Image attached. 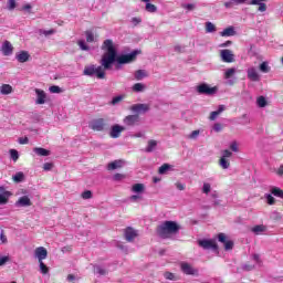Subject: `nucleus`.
<instances>
[{"label": "nucleus", "instance_id": "1", "mask_svg": "<svg viewBox=\"0 0 283 283\" xmlns=\"http://www.w3.org/2000/svg\"><path fill=\"white\" fill-rule=\"evenodd\" d=\"M102 50L106 53L102 55L101 65L104 66V70H112V65L114 63H118V65H127L128 63H134L136 57L140 52L133 51L129 54L117 55L116 48H114V41L107 39L102 44Z\"/></svg>", "mask_w": 283, "mask_h": 283}, {"label": "nucleus", "instance_id": "2", "mask_svg": "<svg viewBox=\"0 0 283 283\" xmlns=\"http://www.w3.org/2000/svg\"><path fill=\"white\" fill-rule=\"evenodd\" d=\"M180 231V224L176 221H164L156 229L157 235L167 240L171 238V235H176Z\"/></svg>", "mask_w": 283, "mask_h": 283}, {"label": "nucleus", "instance_id": "3", "mask_svg": "<svg viewBox=\"0 0 283 283\" xmlns=\"http://www.w3.org/2000/svg\"><path fill=\"white\" fill-rule=\"evenodd\" d=\"M105 66L101 64V66L88 65L84 67L83 74L84 76H96V78H105Z\"/></svg>", "mask_w": 283, "mask_h": 283}, {"label": "nucleus", "instance_id": "4", "mask_svg": "<svg viewBox=\"0 0 283 283\" xmlns=\"http://www.w3.org/2000/svg\"><path fill=\"white\" fill-rule=\"evenodd\" d=\"M88 127L93 132H107L109 129V123L105 118H96L90 123Z\"/></svg>", "mask_w": 283, "mask_h": 283}, {"label": "nucleus", "instance_id": "5", "mask_svg": "<svg viewBox=\"0 0 283 283\" xmlns=\"http://www.w3.org/2000/svg\"><path fill=\"white\" fill-rule=\"evenodd\" d=\"M197 92L198 94H205L206 96H213V94H217L218 87H211L209 84L202 83L197 86Z\"/></svg>", "mask_w": 283, "mask_h": 283}, {"label": "nucleus", "instance_id": "6", "mask_svg": "<svg viewBox=\"0 0 283 283\" xmlns=\"http://www.w3.org/2000/svg\"><path fill=\"white\" fill-rule=\"evenodd\" d=\"M198 244L199 247H201V249H205V250L211 249L212 251H218V243L216 242V240L203 239V240H199Z\"/></svg>", "mask_w": 283, "mask_h": 283}, {"label": "nucleus", "instance_id": "7", "mask_svg": "<svg viewBox=\"0 0 283 283\" xmlns=\"http://www.w3.org/2000/svg\"><path fill=\"white\" fill-rule=\"evenodd\" d=\"M220 56L223 63H233L235 61V55L233 54V51L229 49L221 50Z\"/></svg>", "mask_w": 283, "mask_h": 283}, {"label": "nucleus", "instance_id": "8", "mask_svg": "<svg viewBox=\"0 0 283 283\" xmlns=\"http://www.w3.org/2000/svg\"><path fill=\"white\" fill-rule=\"evenodd\" d=\"M150 106L149 104H135L133 106H130V112H133L134 114H147V112H149Z\"/></svg>", "mask_w": 283, "mask_h": 283}, {"label": "nucleus", "instance_id": "9", "mask_svg": "<svg viewBox=\"0 0 283 283\" xmlns=\"http://www.w3.org/2000/svg\"><path fill=\"white\" fill-rule=\"evenodd\" d=\"M124 125H126L127 127H134V125H138V123H140V116L138 114L135 115H127L124 119H123Z\"/></svg>", "mask_w": 283, "mask_h": 283}, {"label": "nucleus", "instance_id": "10", "mask_svg": "<svg viewBox=\"0 0 283 283\" xmlns=\"http://www.w3.org/2000/svg\"><path fill=\"white\" fill-rule=\"evenodd\" d=\"M180 270L185 275H198V270L187 262L180 263Z\"/></svg>", "mask_w": 283, "mask_h": 283}, {"label": "nucleus", "instance_id": "11", "mask_svg": "<svg viewBox=\"0 0 283 283\" xmlns=\"http://www.w3.org/2000/svg\"><path fill=\"white\" fill-rule=\"evenodd\" d=\"M125 126L115 124L111 127L109 130V137L111 138H120V135L123 134V132H125Z\"/></svg>", "mask_w": 283, "mask_h": 283}, {"label": "nucleus", "instance_id": "12", "mask_svg": "<svg viewBox=\"0 0 283 283\" xmlns=\"http://www.w3.org/2000/svg\"><path fill=\"white\" fill-rule=\"evenodd\" d=\"M124 235H125V240L127 242H134V240H136V238H138V232L134 228L127 227L124 230Z\"/></svg>", "mask_w": 283, "mask_h": 283}, {"label": "nucleus", "instance_id": "13", "mask_svg": "<svg viewBox=\"0 0 283 283\" xmlns=\"http://www.w3.org/2000/svg\"><path fill=\"white\" fill-rule=\"evenodd\" d=\"M218 240L219 242H221L222 244H224V250L226 251H231L233 249V241H228L227 240V234L224 233H219L218 234Z\"/></svg>", "mask_w": 283, "mask_h": 283}, {"label": "nucleus", "instance_id": "14", "mask_svg": "<svg viewBox=\"0 0 283 283\" xmlns=\"http://www.w3.org/2000/svg\"><path fill=\"white\" fill-rule=\"evenodd\" d=\"M35 258H38V262H43V260L48 259V249L44 247H39L35 249Z\"/></svg>", "mask_w": 283, "mask_h": 283}, {"label": "nucleus", "instance_id": "15", "mask_svg": "<svg viewBox=\"0 0 283 283\" xmlns=\"http://www.w3.org/2000/svg\"><path fill=\"white\" fill-rule=\"evenodd\" d=\"M13 51H14V46H12V43H10V41H4L1 48L2 54L4 56H10Z\"/></svg>", "mask_w": 283, "mask_h": 283}, {"label": "nucleus", "instance_id": "16", "mask_svg": "<svg viewBox=\"0 0 283 283\" xmlns=\"http://www.w3.org/2000/svg\"><path fill=\"white\" fill-rule=\"evenodd\" d=\"M15 207H32V200L28 196L20 197L15 202Z\"/></svg>", "mask_w": 283, "mask_h": 283}, {"label": "nucleus", "instance_id": "17", "mask_svg": "<svg viewBox=\"0 0 283 283\" xmlns=\"http://www.w3.org/2000/svg\"><path fill=\"white\" fill-rule=\"evenodd\" d=\"M35 94L38 96L35 101L36 105H45V98H46L45 91L35 88Z\"/></svg>", "mask_w": 283, "mask_h": 283}, {"label": "nucleus", "instance_id": "18", "mask_svg": "<svg viewBox=\"0 0 283 283\" xmlns=\"http://www.w3.org/2000/svg\"><path fill=\"white\" fill-rule=\"evenodd\" d=\"M264 1L268 0H251L250 6H259V12H266V3H264Z\"/></svg>", "mask_w": 283, "mask_h": 283}, {"label": "nucleus", "instance_id": "19", "mask_svg": "<svg viewBox=\"0 0 283 283\" xmlns=\"http://www.w3.org/2000/svg\"><path fill=\"white\" fill-rule=\"evenodd\" d=\"M17 61H19V63H28V61H30V53H28V51H21L17 56H15Z\"/></svg>", "mask_w": 283, "mask_h": 283}, {"label": "nucleus", "instance_id": "20", "mask_svg": "<svg viewBox=\"0 0 283 283\" xmlns=\"http://www.w3.org/2000/svg\"><path fill=\"white\" fill-rule=\"evenodd\" d=\"M248 78H250V81H254V82L260 81V74L258 73L255 67H251L248 70Z\"/></svg>", "mask_w": 283, "mask_h": 283}, {"label": "nucleus", "instance_id": "21", "mask_svg": "<svg viewBox=\"0 0 283 283\" xmlns=\"http://www.w3.org/2000/svg\"><path fill=\"white\" fill-rule=\"evenodd\" d=\"M156 147H158V142L156 139H149L147 143V147L145 148V151L147 154H151V151H154Z\"/></svg>", "mask_w": 283, "mask_h": 283}, {"label": "nucleus", "instance_id": "22", "mask_svg": "<svg viewBox=\"0 0 283 283\" xmlns=\"http://www.w3.org/2000/svg\"><path fill=\"white\" fill-rule=\"evenodd\" d=\"M224 112V105H220L218 111H213L210 113L209 120H216L221 113Z\"/></svg>", "mask_w": 283, "mask_h": 283}, {"label": "nucleus", "instance_id": "23", "mask_svg": "<svg viewBox=\"0 0 283 283\" xmlns=\"http://www.w3.org/2000/svg\"><path fill=\"white\" fill-rule=\"evenodd\" d=\"M220 36H235V28L228 27L221 33Z\"/></svg>", "mask_w": 283, "mask_h": 283}, {"label": "nucleus", "instance_id": "24", "mask_svg": "<svg viewBox=\"0 0 283 283\" xmlns=\"http://www.w3.org/2000/svg\"><path fill=\"white\" fill-rule=\"evenodd\" d=\"M120 167H123V160H115L108 164L107 169L114 171V169H120Z\"/></svg>", "mask_w": 283, "mask_h": 283}, {"label": "nucleus", "instance_id": "25", "mask_svg": "<svg viewBox=\"0 0 283 283\" xmlns=\"http://www.w3.org/2000/svg\"><path fill=\"white\" fill-rule=\"evenodd\" d=\"M0 94L8 96V94H12V86L10 84H2L0 86Z\"/></svg>", "mask_w": 283, "mask_h": 283}, {"label": "nucleus", "instance_id": "26", "mask_svg": "<svg viewBox=\"0 0 283 283\" xmlns=\"http://www.w3.org/2000/svg\"><path fill=\"white\" fill-rule=\"evenodd\" d=\"M272 196H275V198H282L283 199V190L280 187H272L271 188Z\"/></svg>", "mask_w": 283, "mask_h": 283}, {"label": "nucleus", "instance_id": "27", "mask_svg": "<svg viewBox=\"0 0 283 283\" xmlns=\"http://www.w3.org/2000/svg\"><path fill=\"white\" fill-rule=\"evenodd\" d=\"M34 154L38 156H50V150L41 147H35L33 148Z\"/></svg>", "mask_w": 283, "mask_h": 283}, {"label": "nucleus", "instance_id": "28", "mask_svg": "<svg viewBox=\"0 0 283 283\" xmlns=\"http://www.w3.org/2000/svg\"><path fill=\"white\" fill-rule=\"evenodd\" d=\"M264 231H266V227H264L263 224L254 226L252 228V233H255L256 235H260V233H264Z\"/></svg>", "mask_w": 283, "mask_h": 283}, {"label": "nucleus", "instance_id": "29", "mask_svg": "<svg viewBox=\"0 0 283 283\" xmlns=\"http://www.w3.org/2000/svg\"><path fill=\"white\" fill-rule=\"evenodd\" d=\"M259 70L263 74H269V72H271V66H269V62H262L259 66Z\"/></svg>", "mask_w": 283, "mask_h": 283}, {"label": "nucleus", "instance_id": "30", "mask_svg": "<svg viewBox=\"0 0 283 283\" xmlns=\"http://www.w3.org/2000/svg\"><path fill=\"white\" fill-rule=\"evenodd\" d=\"M219 165H220L221 169H229V167H231V163H229V160L224 157H221L219 159Z\"/></svg>", "mask_w": 283, "mask_h": 283}, {"label": "nucleus", "instance_id": "31", "mask_svg": "<svg viewBox=\"0 0 283 283\" xmlns=\"http://www.w3.org/2000/svg\"><path fill=\"white\" fill-rule=\"evenodd\" d=\"M133 191L135 193H143V191H145V185H143V184H135L133 186Z\"/></svg>", "mask_w": 283, "mask_h": 283}, {"label": "nucleus", "instance_id": "32", "mask_svg": "<svg viewBox=\"0 0 283 283\" xmlns=\"http://www.w3.org/2000/svg\"><path fill=\"white\" fill-rule=\"evenodd\" d=\"M256 105H258V107H266V97L265 96H259L256 98Z\"/></svg>", "mask_w": 283, "mask_h": 283}, {"label": "nucleus", "instance_id": "33", "mask_svg": "<svg viewBox=\"0 0 283 283\" xmlns=\"http://www.w3.org/2000/svg\"><path fill=\"white\" fill-rule=\"evenodd\" d=\"M77 45L83 52H90V46L85 43V40H78Z\"/></svg>", "mask_w": 283, "mask_h": 283}, {"label": "nucleus", "instance_id": "34", "mask_svg": "<svg viewBox=\"0 0 283 283\" xmlns=\"http://www.w3.org/2000/svg\"><path fill=\"white\" fill-rule=\"evenodd\" d=\"M40 264V271L42 275H48L50 273V268L43 263V261L39 262Z\"/></svg>", "mask_w": 283, "mask_h": 283}, {"label": "nucleus", "instance_id": "35", "mask_svg": "<svg viewBox=\"0 0 283 283\" xmlns=\"http://www.w3.org/2000/svg\"><path fill=\"white\" fill-rule=\"evenodd\" d=\"M145 76H147V74L143 70H138L135 72L136 81H143V78H145Z\"/></svg>", "mask_w": 283, "mask_h": 283}, {"label": "nucleus", "instance_id": "36", "mask_svg": "<svg viewBox=\"0 0 283 283\" xmlns=\"http://www.w3.org/2000/svg\"><path fill=\"white\" fill-rule=\"evenodd\" d=\"M169 169H171V166L169 164H164L159 167L158 174H160V175L167 174V171H169Z\"/></svg>", "mask_w": 283, "mask_h": 283}, {"label": "nucleus", "instance_id": "37", "mask_svg": "<svg viewBox=\"0 0 283 283\" xmlns=\"http://www.w3.org/2000/svg\"><path fill=\"white\" fill-rule=\"evenodd\" d=\"M133 92H145V84H143V83L134 84Z\"/></svg>", "mask_w": 283, "mask_h": 283}, {"label": "nucleus", "instance_id": "38", "mask_svg": "<svg viewBox=\"0 0 283 283\" xmlns=\"http://www.w3.org/2000/svg\"><path fill=\"white\" fill-rule=\"evenodd\" d=\"M39 33H40V34H43L44 36H50V35H52V34H55V33H56V30H54V29H50V30H43V29H41V30L39 31Z\"/></svg>", "mask_w": 283, "mask_h": 283}, {"label": "nucleus", "instance_id": "39", "mask_svg": "<svg viewBox=\"0 0 283 283\" xmlns=\"http://www.w3.org/2000/svg\"><path fill=\"white\" fill-rule=\"evenodd\" d=\"M206 32H216V24H213L212 22H206Z\"/></svg>", "mask_w": 283, "mask_h": 283}, {"label": "nucleus", "instance_id": "40", "mask_svg": "<svg viewBox=\"0 0 283 283\" xmlns=\"http://www.w3.org/2000/svg\"><path fill=\"white\" fill-rule=\"evenodd\" d=\"M23 178H25V176L23 175V172H17L13 176V181L14 182H23Z\"/></svg>", "mask_w": 283, "mask_h": 283}, {"label": "nucleus", "instance_id": "41", "mask_svg": "<svg viewBox=\"0 0 283 283\" xmlns=\"http://www.w3.org/2000/svg\"><path fill=\"white\" fill-rule=\"evenodd\" d=\"M9 154L14 163H17V160H19V151L17 149H10Z\"/></svg>", "mask_w": 283, "mask_h": 283}, {"label": "nucleus", "instance_id": "42", "mask_svg": "<svg viewBox=\"0 0 283 283\" xmlns=\"http://www.w3.org/2000/svg\"><path fill=\"white\" fill-rule=\"evenodd\" d=\"M85 35L87 43H94V33L92 31H86Z\"/></svg>", "mask_w": 283, "mask_h": 283}, {"label": "nucleus", "instance_id": "43", "mask_svg": "<svg viewBox=\"0 0 283 283\" xmlns=\"http://www.w3.org/2000/svg\"><path fill=\"white\" fill-rule=\"evenodd\" d=\"M233 74H235V69H228L224 73V78L229 80L231 76H233Z\"/></svg>", "mask_w": 283, "mask_h": 283}, {"label": "nucleus", "instance_id": "44", "mask_svg": "<svg viewBox=\"0 0 283 283\" xmlns=\"http://www.w3.org/2000/svg\"><path fill=\"white\" fill-rule=\"evenodd\" d=\"M94 273H98V275H107V270L101 268V266H96L94 269Z\"/></svg>", "mask_w": 283, "mask_h": 283}, {"label": "nucleus", "instance_id": "45", "mask_svg": "<svg viewBox=\"0 0 283 283\" xmlns=\"http://www.w3.org/2000/svg\"><path fill=\"white\" fill-rule=\"evenodd\" d=\"M156 10H157L156 4H153V3H149V2L146 3V11L147 12H156Z\"/></svg>", "mask_w": 283, "mask_h": 283}, {"label": "nucleus", "instance_id": "46", "mask_svg": "<svg viewBox=\"0 0 283 283\" xmlns=\"http://www.w3.org/2000/svg\"><path fill=\"white\" fill-rule=\"evenodd\" d=\"M49 92H51V94H61V88L56 85L50 86Z\"/></svg>", "mask_w": 283, "mask_h": 283}, {"label": "nucleus", "instance_id": "47", "mask_svg": "<svg viewBox=\"0 0 283 283\" xmlns=\"http://www.w3.org/2000/svg\"><path fill=\"white\" fill-rule=\"evenodd\" d=\"M52 169H54V164L53 163H45L43 165V170L44 171H52Z\"/></svg>", "mask_w": 283, "mask_h": 283}, {"label": "nucleus", "instance_id": "48", "mask_svg": "<svg viewBox=\"0 0 283 283\" xmlns=\"http://www.w3.org/2000/svg\"><path fill=\"white\" fill-rule=\"evenodd\" d=\"M181 8H184L188 12H191L192 10H196V4H192V3L182 4Z\"/></svg>", "mask_w": 283, "mask_h": 283}, {"label": "nucleus", "instance_id": "49", "mask_svg": "<svg viewBox=\"0 0 283 283\" xmlns=\"http://www.w3.org/2000/svg\"><path fill=\"white\" fill-rule=\"evenodd\" d=\"M123 101V95H118L111 101V105H118Z\"/></svg>", "mask_w": 283, "mask_h": 283}, {"label": "nucleus", "instance_id": "50", "mask_svg": "<svg viewBox=\"0 0 283 283\" xmlns=\"http://www.w3.org/2000/svg\"><path fill=\"white\" fill-rule=\"evenodd\" d=\"M82 198H83V200H90L92 198V191L86 190V191L82 192Z\"/></svg>", "mask_w": 283, "mask_h": 283}, {"label": "nucleus", "instance_id": "51", "mask_svg": "<svg viewBox=\"0 0 283 283\" xmlns=\"http://www.w3.org/2000/svg\"><path fill=\"white\" fill-rule=\"evenodd\" d=\"M0 240L1 244H8V237L6 235V232L3 230L0 233Z\"/></svg>", "mask_w": 283, "mask_h": 283}, {"label": "nucleus", "instance_id": "52", "mask_svg": "<svg viewBox=\"0 0 283 283\" xmlns=\"http://www.w3.org/2000/svg\"><path fill=\"white\" fill-rule=\"evenodd\" d=\"M265 198H266L268 205H270V206L275 205V198L272 197V195H266Z\"/></svg>", "mask_w": 283, "mask_h": 283}, {"label": "nucleus", "instance_id": "53", "mask_svg": "<svg viewBox=\"0 0 283 283\" xmlns=\"http://www.w3.org/2000/svg\"><path fill=\"white\" fill-rule=\"evenodd\" d=\"M14 8H17V0H9L8 10H14Z\"/></svg>", "mask_w": 283, "mask_h": 283}, {"label": "nucleus", "instance_id": "54", "mask_svg": "<svg viewBox=\"0 0 283 283\" xmlns=\"http://www.w3.org/2000/svg\"><path fill=\"white\" fill-rule=\"evenodd\" d=\"M164 277L166 280H176V275H174L171 272H165Z\"/></svg>", "mask_w": 283, "mask_h": 283}, {"label": "nucleus", "instance_id": "55", "mask_svg": "<svg viewBox=\"0 0 283 283\" xmlns=\"http://www.w3.org/2000/svg\"><path fill=\"white\" fill-rule=\"evenodd\" d=\"M222 154V158H231L233 156V153L229 149L223 150Z\"/></svg>", "mask_w": 283, "mask_h": 283}, {"label": "nucleus", "instance_id": "56", "mask_svg": "<svg viewBox=\"0 0 283 283\" xmlns=\"http://www.w3.org/2000/svg\"><path fill=\"white\" fill-rule=\"evenodd\" d=\"M202 191L205 193H209L211 191V184H203V188H202Z\"/></svg>", "mask_w": 283, "mask_h": 283}, {"label": "nucleus", "instance_id": "57", "mask_svg": "<svg viewBox=\"0 0 283 283\" xmlns=\"http://www.w3.org/2000/svg\"><path fill=\"white\" fill-rule=\"evenodd\" d=\"M230 149H231V151L238 153L239 151V149H238V142H232L230 144Z\"/></svg>", "mask_w": 283, "mask_h": 283}, {"label": "nucleus", "instance_id": "58", "mask_svg": "<svg viewBox=\"0 0 283 283\" xmlns=\"http://www.w3.org/2000/svg\"><path fill=\"white\" fill-rule=\"evenodd\" d=\"M30 143V139L28 137H20L19 138V144L20 145H28Z\"/></svg>", "mask_w": 283, "mask_h": 283}, {"label": "nucleus", "instance_id": "59", "mask_svg": "<svg viewBox=\"0 0 283 283\" xmlns=\"http://www.w3.org/2000/svg\"><path fill=\"white\" fill-rule=\"evenodd\" d=\"M7 262H10L9 256H1L0 258V266H3Z\"/></svg>", "mask_w": 283, "mask_h": 283}, {"label": "nucleus", "instance_id": "60", "mask_svg": "<svg viewBox=\"0 0 283 283\" xmlns=\"http://www.w3.org/2000/svg\"><path fill=\"white\" fill-rule=\"evenodd\" d=\"M253 269H255V265L253 264H244L243 265V271H253Z\"/></svg>", "mask_w": 283, "mask_h": 283}, {"label": "nucleus", "instance_id": "61", "mask_svg": "<svg viewBox=\"0 0 283 283\" xmlns=\"http://www.w3.org/2000/svg\"><path fill=\"white\" fill-rule=\"evenodd\" d=\"M0 205H8V197L6 195H0Z\"/></svg>", "mask_w": 283, "mask_h": 283}, {"label": "nucleus", "instance_id": "62", "mask_svg": "<svg viewBox=\"0 0 283 283\" xmlns=\"http://www.w3.org/2000/svg\"><path fill=\"white\" fill-rule=\"evenodd\" d=\"M198 136H200V130H193V132L190 134L189 138H196V137H198Z\"/></svg>", "mask_w": 283, "mask_h": 283}, {"label": "nucleus", "instance_id": "63", "mask_svg": "<svg viewBox=\"0 0 283 283\" xmlns=\"http://www.w3.org/2000/svg\"><path fill=\"white\" fill-rule=\"evenodd\" d=\"M213 129L214 132H222V124H214Z\"/></svg>", "mask_w": 283, "mask_h": 283}, {"label": "nucleus", "instance_id": "64", "mask_svg": "<svg viewBox=\"0 0 283 283\" xmlns=\"http://www.w3.org/2000/svg\"><path fill=\"white\" fill-rule=\"evenodd\" d=\"M277 176H283V164L276 170Z\"/></svg>", "mask_w": 283, "mask_h": 283}]
</instances>
